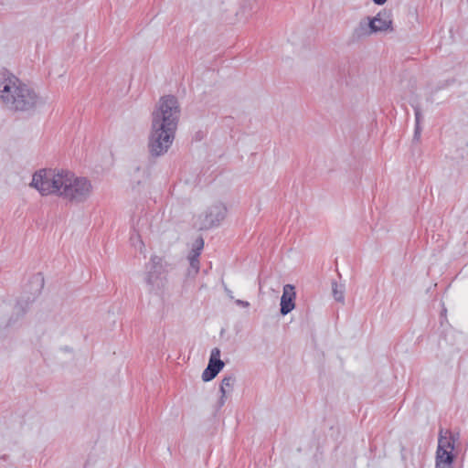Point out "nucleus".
Listing matches in <instances>:
<instances>
[{"instance_id": "f257e3e1", "label": "nucleus", "mask_w": 468, "mask_h": 468, "mask_svg": "<svg viewBox=\"0 0 468 468\" xmlns=\"http://www.w3.org/2000/svg\"><path fill=\"white\" fill-rule=\"evenodd\" d=\"M0 101L14 112H29L43 103L33 89L8 71L0 73Z\"/></svg>"}, {"instance_id": "f03ea898", "label": "nucleus", "mask_w": 468, "mask_h": 468, "mask_svg": "<svg viewBox=\"0 0 468 468\" xmlns=\"http://www.w3.org/2000/svg\"><path fill=\"white\" fill-rule=\"evenodd\" d=\"M67 170L39 169L32 176L29 186L36 189L41 196H56L60 197Z\"/></svg>"}, {"instance_id": "7ed1b4c3", "label": "nucleus", "mask_w": 468, "mask_h": 468, "mask_svg": "<svg viewBox=\"0 0 468 468\" xmlns=\"http://www.w3.org/2000/svg\"><path fill=\"white\" fill-rule=\"evenodd\" d=\"M180 109L176 97L163 96L156 102L152 112V127L176 130Z\"/></svg>"}, {"instance_id": "20e7f679", "label": "nucleus", "mask_w": 468, "mask_h": 468, "mask_svg": "<svg viewBox=\"0 0 468 468\" xmlns=\"http://www.w3.org/2000/svg\"><path fill=\"white\" fill-rule=\"evenodd\" d=\"M93 186L85 176H78L67 170L60 198L70 203L81 204L92 196Z\"/></svg>"}, {"instance_id": "39448f33", "label": "nucleus", "mask_w": 468, "mask_h": 468, "mask_svg": "<svg viewBox=\"0 0 468 468\" xmlns=\"http://www.w3.org/2000/svg\"><path fill=\"white\" fill-rule=\"evenodd\" d=\"M168 265L166 261L157 255L151 257L145 265L144 281L151 293L162 294L167 287Z\"/></svg>"}, {"instance_id": "423d86ee", "label": "nucleus", "mask_w": 468, "mask_h": 468, "mask_svg": "<svg viewBox=\"0 0 468 468\" xmlns=\"http://www.w3.org/2000/svg\"><path fill=\"white\" fill-rule=\"evenodd\" d=\"M459 439V433L453 434L450 431H440L438 448L436 451L435 468H452L455 441Z\"/></svg>"}, {"instance_id": "0eeeda50", "label": "nucleus", "mask_w": 468, "mask_h": 468, "mask_svg": "<svg viewBox=\"0 0 468 468\" xmlns=\"http://www.w3.org/2000/svg\"><path fill=\"white\" fill-rule=\"evenodd\" d=\"M176 131L170 130L169 128H158L152 127L150 139H149V149L153 155L159 156L167 152L171 146Z\"/></svg>"}, {"instance_id": "6e6552de", "label": "nucleus", "mask_w": 468, "mask_h": 468, "mask_svg": "<svg viewBox=\"0 0 468 468\" xmlns=\"http://www.w3.org/2000/svg\"><path fill=\"white\" fill-rule=\"evenodd\" d=\"M370 27L374 29L376 34L392 33L394 31V27L391 11L383 9L375 16L370 17Z\"/></svg>"}, {"instance_id": "1a4fd4ad", "label": "nucleus", "mask_w": 468, "mask_h": 468, "mask_svg": "<svg viewBox=\"0 0 468 468\" xmlns=\"http://www.w3.org/2000/svg\"><path fill=\"white\" fill-rule=\"evenodd\" d=\"M226 214L227 207L221 203L209 207L205 213L201 228L210 229L218 226L225 218Z\"/></svg>"}, {"instance_id": "9d476101", "label": "nucleus", "mask_w": 468, "mask_h": 468, "mask_svg": "<svg viewBox=\"0 0 468 468\" xmlns=\"http://www.w3.org/2000/svg\"><path fill=\"white\" fill-rule=\"evenodd\" d=\"M220 350L215 347L211 350L208 365L202 373V379L206 382L212 380L224 367V362L219 358Z\"/></svg>"}, {"instance_id": "9b49d317", "label": "nucleus", "mask_w": 468, "mask_h": 468, "mask_svg": "<svg viewBox=\"0 0 468 468\" xmlns=\"http://www.w3.org/2000/svg\"><path fill=\"white\" fill-rule=\"evenodd\" d=\"M204 247L203 239L199 238L196 239L193 244L192 250L188 255L189 269L188 275L195 276L199 271V255Z\"/></svg>"}, {"instance_id": "f8f14e48", "label": "nucleus", "mask_w": 468, "mask_h": 468, "mask_svg": "<svg viewBox=\"0 0 468 468\" xmlns=\"http://www.w3.org/2000/svg\"><path fill=\"white\" fill-rule=\"evenodd\" d=\"M295 291L294 286L286 284L283 286L281 298V314L286 315L294 309Z\"/></svg>"}, {"instance_id": "ddd939ff", "label": "nucleus", "mask_w": 468, "mask_h": 468, "mask_svg": "<svg viewBox=\"0 0 468 468\" xmlns=\"http://www.w3.org/2000/svg\"><path fill=\"white\" fill-rule=\"evenodd\" d=\"M235 383V378L233 376H226L221 380V384L219 387V390L221 393V398L219 400V405L222 406L225 403V398L228 394H229Z\"/></svg>"}, {"instance_id": "4468645a", "label": "nucleus", "mask_w": 468, "mask_h": 468, "mask_svg": "<svg viewBox=\"0 0 468 468\" xmlns=\"http://www.w3.org/2000/svg\"><path fill=\"white\" fill-rule=\"evenodd\" d=\"M355 35L358 37H368L373 34H376L374 29L370 27V16L361 20L358 26L355 28Z\"/></svg>"}, {"instance_id": "2eb2a0df", "label": "nucleus", "mask_w": 468, "mask_h": 468, "mask_svg": "<svg viewBox=\"0 0 468 468\" xmlns=\"http://www.w3.org/2000/svg\"><path fill=\"white\" fill-rule=\"evenodd\" d=\"M332 292L335 301L345 303V286L335 282H332Z\"/></svg>"}, {"instance_id": "dca6fc26", "label": "nucleus", "mask_w": 468, "mask_h": 468, "mask_svg": "<svg viewBox=\"0 0 468 468\" xmlns=\"http://www.w3.org/2000/svg\"><path fill=\"white\" fill-rule=\"evenodd\" d=\"M131 242H132V245L135 249L140 250V252H144V244L141 237L137 233H134V234L132 235Z\"/></svg>"}, {"instance_id": "f3484780", "label": "nucleus", "mask_w": 468, "mask_h": 468, "mask_svg": "<svg viewBox=\"0 0 468 468\" xmlns=\"http://www.w3.org/2000/svg\"><path fill=\"white\" fill-rule=\"evenodd\" d=\"M421 112L420 108H415V125H420Z\"/></svg>"}, {"instance_id": "a211bd4d", "label": "nucleus", "mask_w": 468, "mask_h": 468, "mask_svg": "<svg viewBox=\"0 0 468 468\" xmlns=\"http://www.w3.org/2000/svg\"><path fill=\"white\" fill-rule=\"evenodd\" d=\"M421 133V127L420 125H415V131H414V140L419 141Z\"/></svg>"}, {"instance_id": "6ab92c4d", "label": "nucleus", "mask_w": 468, "mask_h": 468, "mask_svg": "<svg viewBox=\"0 0 468 468\" xmlns=\"http://www.w3.org/2000/svg\"><path fill=\"white\" fill-rule=\"evenodd\" d=\"M235 303H236L237 305H239V306L243 307V308H247V307H249V306H250V303H249V302H247V301H243V300H239V299L236 300V301H235Z\"/></svg>"}, {"instance_id": "aec40b11", "label": "nucleus", "mask_w": 468, "mask_h": 468, "mask_svg": "<svg viewBox=\"0 0 468 468\" xmlns=\"http://www.w3.org/2000/svg\"><path fill=\"white\" fill-rule=\"evenodd\" d=\"M14 309L16 310V315H17V316H18V315H20V314H25V312H26V311H25V309H23V308L20 306V304H19V303H18V304H16V305L14 307Z\"/></svg>"}, {"instance_id": "412c9836", "label": "nucleus", "mask_w": 468, "mask_h": 468, "mask_svg": "<svg viewBox=\"0 0 468 468\" xmlns=\"http://www.w3.org/2000/svg\"><path fill=\"white\" fill-rule=\"evenodd\" d=\"M373 2L376 5H384L387 2V0H373Z\"/></svg>"}, {"instance_id": "4be33fe9", "label": "nucleus", "mask_w": 468, "mask_h": 468, "mask_svg": "<svg viewBox=\"0 0 468 468\" xmlns=\"http://www.w3.org/2000/svg\"><path fill=\"white\" fill-rule=\"evenodd\" d=\"M9 308H10V305H9V304H4V305H3V307H2V310H3L4 312H5V311H7V309H9Z\"/></svg>"}, {"instance_id": "5701e85b", "label": "nucleus", "mask_w": 468, "mask_h": 468, "mask_svg": "<svg viewBox=\"0 0 468 468\" xmlns=\"http://www.w3.org/2000/svg\"><path fill=\"white\" fill-rule=\"evenodd\" d=\"M226 292L229 298L233 299L232 292L230 290L226 289Z\"/></svg>"}, {"instance_id": "b1692460", "label": "nucleus", "mask_w": 468, "mask_h": 468, "mask_svg": "<svg viewBox=\"0 0 468 468\" xmlns=\"http://www.w3.org/2000/svg\"><path fill=\"white\" fill-rule=\"evenodd\" d=\"M16 318H14L13 316L8 320V324L11 323L16 322Z\"/></svg>"}]
</instances>
